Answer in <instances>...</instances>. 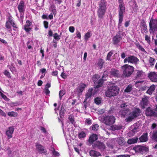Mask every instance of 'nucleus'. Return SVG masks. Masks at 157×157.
Segmentation results:
<instances>
[{"label":"nucleus","instance_id":"32","mask_svg":"<svg viewBox=\"0 0 157 157\" xmlns=\"http://www.w3.org/2000/svg\"><path fill=\"white\" fill-rule=\"evenodd\" d=\"M122 127L121 125H113L111 127V129L113 131L118 130L122 128Z\"/></svg>","mask_w":157,"mask_h":157},{"label":"nucleus","instance_id":"7","mask_svg":"<svg viewBox=\"0 0 157 157\" xmlns=\"http://www.w3.org/2000/svg\"><path fill=\"white\" fill-rule=\"evenodd\" d=\"M139 60L136 56H129L126 57L124 60V63H132L134 64H136L139 63Z\"/></svg>","mask_w":157,"mask_h":157},{"label":"nucleus","instance_id":"29","mask_svg":"<svg viewBox=\"0 0 157 157\" xmlns=\"http://www.w3.org/2000/svg\"><path fill=\"white\" fill-rule=\"evenodd\" d=\"M90 154L91 156L94 157H98L101 155L100 152L94 150L91 151L90 152Z\"/></svg>","mask_w":157,"mask_h":157},{"label":"nucleus","instance_id":"37","mask_svg":"<svg viewBox=\"0 0 157 157\" xmlns=\"http://www.w3.org/2000/svg\"><path fill=\"white\" fill-rule=\"evenodd\" d=\"M155 59L151 57H150L149 58V63L151 66H153L155 62Z\"/></svg>","mask_w":157,"mask_h":157},{"label":"nucleus","instance_id":"33","mask_svg":"<svg viewBox=\"0 0 157 157\" xmlns=\"http://www.w3.org/2000/svg\"><path fill=\"white\" fill-rule=\"evenodd\" d=\"M116 141L120 145H122L124 144V140L123 137H121L117 138Z\"/></svg>","mask_w":157,"mask_h":157},{"label":"nucleus","instance_id":"61","mask_svg":"<svg viewBox=\"0 0 157 157\" xmlns=\"http://www.w3.org/2000/svg\"><path fill=\"white\" fill-rule=\"evenodd\" d=\"M69 31L73 33L75 31V28L73 26H70L69 27Z\"/></svg>","mask_w":157,"mask_h":157},{"label":"nucleus","instance_id":"4","mask_svg":"<svg viewBox=\"0 0 157 157\" xmlns=\"http://www.w3.org/2000/svg\"><path fill=\"white\" fill-rule=\"evenodd\" d=\"M149 31L151 34L157 31V19L151 18L149 23Z\"/></svg>","mask_w":157,"mask_h":157},{"label":"nucleus","instance_id":"45","mask_svg":"<svg viewBox=\"0 0 157 157\" xmlns=\"http://www.w3.org/2000/svg\"><path fill=\"white\" fill-rule=\"evenodd\" d=\"M113 53V51H110L108 54L107 57V60H111V57Z\"/></svg>","mask_w":157,"mask_h":157},{"label":"nucleus","instance_id":"31","mask_svg":"<svg viewBox=\"0 0 157 157\" xmlns=\"http://www.w3.org/2000/svg\"><path fill=\"white\" fill-rule=\"evenodd\" d=\"M50 151L51 152V153L52 155L54 157L58 156L59 155V153L56 151L55 149L53 147H52L50 149Z\"/></svg>","mask_w":157,"mask_h":157},{"label":"nucleus","instance_id":"58","mask_svg":"<svg viewBox=\"0 0 157 157\" xmlns=\"http://www.w3.org/2000/svg\"><path fill=\"white\" fill-rule=\"evenodd\" d=\"M130 155H117L115 156V157H129Z\"/></svg>","mask_w":157,"mask_h":157},{"label":"nucleus","instance_id":"36","mask_svg":"<svg viewBox=\"0 0 157 157\" xmlns=\"http://www.w3.org/2000/svg\"><path fill=\"white\" fill-rule=\"evenodd\" d=\"M7 67L9 68V69H10V70L12 72L13 71H16V68L13 63H11L10 64L8 65Z\"/></svg>","mask_w":157,"mask_h":157},{"label":"nucleus","instance_id":"28","mask_svg":"<svg viewBox=\"0 0 157 157\" xmlns=\"http://www.w3.org/2000/svg\"><path fill=\"white\" fill-rule=\"evenodd\" d=\"M155 89V86L154 85L151 86L147 91V93L149 95L152 94Z\"/></svg>","mask_w":157,"mask_h":157},{"label":"nucleus","instance_id":"43","mask_svg":"<svg viewBox=\"0 0 157 157\" xmlns=\"http://www.w3.org/2000/svg\"><path fill=\"white\" fill-rule=\"evenodd\" d=\"M91 33L89 31L85 35V39L86 40H88V38L91 36Z\"/></svg>","mask_w":157,"mask_h":157},{"label":"nucleus","instance_id":"34","mask_svg":"<svg viewBox=\"0 0 157 157\" xmlns=\"http://www.w3.org/2000/svg\"><path fill=\"white\" fill-rule=\"evenodd\" d=\"M132 89V84L129 85L124 91V92L129 93H130Z\"/></svg>","mask_w":157,"mask_h":157},{"label":"nucleus","instance_id":"8","mask_svg":"<svg viewBox=\"0 0 157 157\" xmlns=\"http://www.w3.org/2000/svg\"><path fill=\"white\" fill-rule=\"evenodd\" d=\"M100 76L98 75H96L93 76V80L96 86V88H98L101 86L103 83V80L102 78L99 79Z\"/></svg>","mask_w":157,"mask_h":157},{"label":"nucleus","instance_id":"17","mask_svg":"<svg viewBox=\"0 0 157 157\" xmlns=\"http://www.w3.org/2000/svg\"><path fill=\"white\" fill-rule=\"evenodd\" d=\"M109 74L112 76L118 77L119 75V71L118 70L112 69L110 70H109Z\"/></svg>","mask_w":157,"mask_h":157},{"label":"nucleus","instance_id":"59","mask_svg":"<svg viewBox=\"0 0 157 157\" xmlns=\"http://www.w3.org/2000/svg\"><path fill=\"white\" fill-rule=\"evenodd\" d=\"M5 151L9 154H10L11 153V151L10 148L8 147L6 148L5 149Z\"/></svg>","mask_w":157,"mask_h":157},{"label":"nucleus","instance_id":"20","mask_svg":"<svg viewBox=\"0 0 157 157\" xmlns=\"http://www.w3.org/2000/svg\"><path fill=\"white\" fill-rule=\"evenodd\" d=\"M86 85L83 83L80 84L76 89V91L78 93H81L84 90Z\"/></svg>","mask_w":157,"mask_h":157},{"label":"nucleus","instance_id":"2","mask_svg":"<svg viewBox=\"0 0 157 157\" xmlns=\"http://www.w3.org/2000/svg\"><path fill=\"white\" fill-rule=\"evenodd\" d=\"M121 68L122 71L121 77L125 78L130 77L133 73L134 69L133 67L128 64L124 65L122 66Z\"/></svg>","mask_w":157,"mask_h":157},{"label":"nucleus","instance_id":"44","mask_svg":"<svg viewBox=\"0 0 157 157\" xmlns=\"http://www.w3.org/2000/svg\"><path fill=\"white\" fill-rule=\"evenodd\" d=\"M86 136V133L83 132H81L78 134V137L81 139L85 137Z\"/></svg>","mask_w":157,"mask_h":157},{"label":"nucleus","instance_id":"55","mask_svg":"<svg viewBox=\"0 0 157 157\" xmlns=\"http://www.w3.org/2000/svg\"><path fill=\"white\" fill-rule=\"evenodd\" d=\"M10 24L7 21L6 23L5 26L6 28L9 30H10L11 29Z\"/></svg>","mask_w":157,"mask_h":157},{"label":"nucleus","instance_id":"9","mask_svg":"<svg viewBox=\"0 0 157 157\" xmlns=\"http://www.w3.org/2000/svg\"><path fill=\"white\" fill-rule=\"evenodd\" d=\"M123 30H119V31L117 33L116 35L114 36L113 39V44H116L118 43L122 39L121 34L122 35H124V33H122Z\"/></svg>","mask_w":157,"mask_h":157},{"label":"nucleus","instance_id":"49","mask_svg":"<svg viewBox=\"0 0 157 157\" xmlns=\"http://www.w3.org/2000/svg\"><path fill=\"white\" fill-rule=\"evenodd\" d=\"M92 120L89 118L86 119L85 120V124L89 125L91 124H92Z\"/></svg>","mask_w":157,"mask_h":157},{"label":"nucleus","instance_id":"46","mask_svg":"<svg viewBox=\"0 0 157 157\" xmlns=\"http://www.w3.org/2000/svg\"><path fill=\"white\" fill-rule=\"evenodd\" d=\"M101 102V100L100 98H96L94 99V102L97 105L100 104Z\"/></svg>","mask_w":157,"mask_h":157},{"label":"nucleus","instance_id":"25","mask_svg":"<svg viewBox=\"0 0 157 157\" xmlns=\"http://www.w3.org/2000/svg\"><path fill=\"white\" fill-rule=\"evenodd\" d=\"M119 19L118 27L119 30H121L122 29V27H121L122 23L123 20V15L119 14Z\"/></svg>","mask_w":157,"mask_h":157},{"label":"nucleus","instance_id":"10","mask_svg":"<svg viewBox=\"0 0 157 157\" xmlns=\"http://www.w3.org/2000/svg\"><path fill=\"white\" fill-rule=\"evenodd\" d=\"M145 114L147 116H157V106L155 109L150 107L148 108L146 110Z\"/></svg>","mask_w":157,"mask_h":157},{"label":"nucleus","instance_id":"23","mask_svg":"<svg viewBox=\"0 0 157 157\" xmlns=\"http://www.w3.org/2000/svg\"><path fill=\"white\" fill-rule=\"evenodd\" d=\"M7 21L10 24V25H12L13 27L14 28V30H16V29H14L17 28V25L15 23L13 20V17L12 16H9Z\"/></svg>","mask_w":157,"mask_h":157},{"label":"nucleus","instance_id":"26","mask_svg":"<svg viewBox=\"0 0 157 157\" xmlns=\"http://www.w3.org/2000/svg\"><path fill=\"white\" fill-rule=\"evenodd\" d=\"M139 140L141 142L147 141L148 140L147 133H143L139 138Z\"/></svg>","mask_w":157,"mask_h":157},{"label":"nucleus","instance_id":"12","mask_svg":"<svg viewBox=\"0 0 157 157\" xmlns=\"http://www.w3.org/2000/svg\"><path fill=\"white\" fill-rule=\"evenodd\" d=\"M35 146L36 149L38 151L39 153L41 154H43L45 155H46L47 154V151L45 148V147H43L38 143H36L35 144Z\"/></svg>","mask_w":157,"mask_h":157},{"label":"nucleus","instance_id":"16","mask_svg":"<svg viewBox=\"0 0 157 157\" xmlns=\"http://www.w3.org/2000/svg\"><path fill=\"white\" fill-rule=\"evenodd\" d=\"M148 77L153 82H157V74L155 72H151L148 74Z\"/></svg>","mask_w":157,"mask_h":157},{"label":"nucleus","instance_id":"18","mask_svg":"<svg viewBox=\"0 0 157 157\" xmlns=\"http://www.w3.org/2000/svg\"><path fill=\"white\" fill-rule=\"evenodd\" d=\"M32 23L29 21H27L26 24L24 26V29L26 32L29 33L32 28H30V26L31 25Z\"/></svg>","mask_w":157,"mask_h":157},{"label":"nucleus","instance_id":"22","mask_svg":"<svg viewBox=\"0 0 157 157\" xmlns=\"http://www.w3.org/2000/svg\"><path fill=\"white\" fill-rule=\"evenodd\" d=\"M95 92L94 90L91 88L89 89L86 93V98H88L91 97L92 96L95 94Z\"/></svg>","mask_w":157,"mask_h":157},{"label":"nucleus","instance_id":"1","mask_svg":"<svg viewBox=\"0 0 157 157\" xmlns=\"http://www.w3.org/2000/svg\"><path fill=\"white\" fill-rule=\"evenodd\" d=\"M127 107V103H123L121 104L120 107L122 109V110L119 112V114L122 117H125L127 116H128V117L125 119V120L127 122H130L138 116L140 113L141 111L139 109L136 108L132 112H130Z\"/></svg>","mask_w":157,"mask_h":157},{"label":"nucleus","instance_id":"42","mask_svg":"<svg viewBox=\"0 0 157 157\" xmlns=\"http://www.w3.org/2000/svg\"><path fill=\"white\" fill-rule=\"evenodd\" d=\"M145 39L147 43L149 44H150L151 43L150 37L147 35H146L145 36Z\"/></svg>","mask_w":157,"mask_h":157},{"label":"nucleus","instance_id":"47","mask_svg":"<svg viewBox=\"0 0 157 157\" xmlns=\"http://www.w3.org/2000/svg\"><path fill=\"white\" fill-rule=\"evenodd\" d=\"M50 9L52 10V12L54 14L56 13V10L55 9V6L54 5H51Z\"/></svg>","mask_w":157,"mask_h":157},{"label":"nucleus","instance_id":"27","mask_svg":"<svg viewBox=\"0 0 157 157\" xmlns=\"http://www.w3.org/2000/svg\"><path fill=\"white\" fill-rule=\"evenodd\" d=\"M106 3L105 0H101L99 2V8L106 9Z\"/></svg>","mask_w":157,"mask_h":157},{"label":"nucleus","instance_id":"51","mask_svg":"<svg viewBox=\"0 0 157 157\" xmlns=\"http://www.w3.org/2000/svg\"><path fill=\"white\" fill-rule=\"evenodd\" d=\"M68 119L72 124H75V121L73 118V117L72 116H69L68 117Z\"/></svg>","mask_w":157,"mask_h":157},{"label":"nucleus","instance_id":"56","mask_svg":"<svg viewBox=\"0 0 157 157\" xmlns=\"http://www.w3.org/2000/svg\"><path fill=\"white\" fill-rule=\"evenodd\" d=\"M141 25L143 28L147 27L146 23L144 20H142L141 22Z\"/></svg>","mask_w":157,"mask_h":157},{"label":"nucleus","instance_id":"19","mask_svg":"<svg viewBox=\"0 0 157 157\" xmlns=\"http://www.w3.org/2000/svg\"><path fill=\"white\" fill-rule=\"evenodd\" d=\"M98 139V136L94 134H92L89 137V142L90 144H92L96 140Z\"/></svg>","mask_w":157,"mask_h":157},{"label":"nucleus","instance_id":"24","mask_svg":"<svg viewBox=\"0 0 157 157\" xmlns=\"http://www.w3.org/2000/svg\"><path fill=\"white\" fill-rule=\"evenodd\" d=\"M14 128L13 127H9V129L6 132V134L8 136L9 138L12 137V135L13 132Z\"/></svg>","mask_w":157,"mask_h":157},{"label":"nucleus","instance_id":"57","mask_svg":"<svg viewBox=\"0 0 157 157\" xmlns=\"http://www.w3.org/2000/svg\"><path fill=\"white\" fill-rule=\"evenodd\" d=\"M0 95L2 97V98H3V99L5 100H7L8 99V98L6 97V96L4 94H3L0 91Z\"/></svg>","mask_w":157,"mask_h":157},{"label":"nucleus","instance_id":"39","mask_svg":"<svg viewBox=\"0 0 157 157\" xmlns=\"http://www.w3.org/2000/svg\"><path fill=\"white\" fill-rule=\"evenodd\" d=\"M108 74H109V69H107L104 72L101 78L103 81L105 80V78L108 76Z\"/></svg>","mask_w":157,"mask_h":157},{"label":"nucleus","instance_id":"35","mask_svg":"<svg viewBox=\"0 0 157 157\" xmlns=\"http://www.w3.org/2000/svg\"><path fill=\"white\" fill-rule=\"evenodd\" d=\"M144 73L142 71H137L136 73V78H139L143 77Z\"/></svg>","mask_w":157,"mask_h":157},{"label":"nucleus","instance_id":"21","mask_svg":"<svg viewBox=\"0 0 157 157\" xmlns=\"http://www.w3.org/2000/svg\"><path fill=\"white\" fill-rule=\"evenodd\" d=\"M106 9L99 8L98 11V14L99 17L102 18L105 15Z\"/></svg>","mask_w":157,"mask_h":157},{"label":"nucleus","instance_id":"38","mask_svg":"<svg viewBox=\"0 0 157 157\" xmlns=\"http://www.w3.org/2000/svg\"><path fill=\"white\" fill-rule=\"evenodd\" d=\"M104 63V61L103 59H98V65L101 68L103 66V65Z\"/></svg>","mask_w":157,"mask_h":157},{"label":"nucleus","instance_id":"63","mask_svg":"<svg viewBox=\"0 0 157 157\" xmlns=\"http://www.w3.org/2000/svg\"><path fill=\"white\" fill-rule=\"evenodd\" d=\"M137 48L139 49L141 51L144 52H146L145 49L142 47V46L141 45L140 46H139Z\"/></svg>","mask_w":157,"mask_h":157},{"label":"nucleus","instance_id":"54","mask_svg":"<svg viewBox=\"0 0 157 157\" xmlns=\"http://www.w3.org/2000/svg\"><path fill=\"white\" fill-rule=\"evenodd\" d=\"M3 74L7 77H8L9 78H11V76L10 75V74L9 71L6 70H5L3 72Z\"/></svg>","mask_w":157,"mask_h":157},{"label":"nucleus","instance_id":"11","mask_svg":"<svg viewBox=\"0 0 157 157\" xmlns=\"http://www.w3.org/2000/svg\"><path fill=\"white\" fill-rule=\"evenodd\" d=\"M132 150L136 152L142 154V153L147 151L148 149L145 147L138 145L133 147Z\"/></svg>","mask_w":157,"mask_h":157},{"label":"nucleus","instance_id":"64","mask_svg":"<svg viewBox=\"0 0 157 157\" xmlns=\"http://www.w3.org/2000/svg\"><path fill=\"white\" fill-rule=\"evenodd\" d=\"M0 115L4 117L6 116L5 113L0 109Z\"/></svg>","mask_w":157,"mask_h":157},{"label":"nucleus","instance_id":"62","mask_svg":"<svg viewBox=\"0 0 157 157\" xmlns=\"http://www.w3.org/2000/svg\"><path fill=\"white\" fill-rule=\"evenodd\" d=\"M61 76L64 79H65L67 77V76L66 74L63 72H62L61 74Z\"/></svg>","mask_w":157,"mask_h":157},{"label":"nucleus","instance_id":"48","mask_svg":"<svg viewBox=\"0 0 157 157\" xmlns=\"http://www.w3.org/2000/svg\"><path fill=\"white\" fill-rule=\"evenodd\" d=\"M53 37L54 38L59 40L60 38V36H59L57 33H55L53 34Z\"/></svg>","mask_w":157,"mask_h":157},{"label":"nucleus","instance_id":"52","mask_svg":"<svg viewBox=\"0 0 157 157\" xmlns=\"http://www.w3.org/2000/svg\"><path fill=\"white\" fill-rule=\"evenodd\" d=\"M98 125L97 124H96L93 126L92 128V129L94 131H96L98 130Z\"/></svg>","mask_w":157,"mask_h":157},{"label":"nucleus","instance_id":"13","mask_svg":"<svg viewBox=\"0 0 157 157\" xmlns=\"http://www.w3.org/2000/svg\"><path fill=\"white\" fill-rule=\"evenodd\" d=\"M119 3V14L123 15L125 11V6L123 0H118Z\"/></svg>","mask_w":157,"mask_h":157},{"label":"nucleus","instance_id":"41","mask_svg":"<svg viewBox=\"0 0 157 157\" xmlns=\"http://www.w3.org/2000/svg\"><path fill=\"white\" fill-rule=\"evenodd\" d=\"M8 115L9 116L14 117H16L17 116V113L13 111L8 112Z\"/></svg>","mask_w":157,"mask_h":157},{"label":"nucleus","instance_id":"5","mask_svg":"<svg viewBox=\"0 0 157 157\" xmlns=\"http://www.w3.org/2000/svg\"><path fill=\"white\" fill-rule=\"evenodd\" d=\"M25 8L24 2L22 1H21L18 5V9L20 13V21L21 22H23V21Z\"/></svg>","mask_w":157,"mask_h":157},{"label":"nucleus","instance_id":"50","mask_svg":"<svg viewBox=\"0 0 157 157\" xmlns=\"http://www.w3.org/2000/svg\"><path fill=\"white\" fill-rule=\"evenodd\" d=\"M138 128H134L130 131V133H131L132 135H133L135 133L137 132L138 131Z\"/></svg>","mask_w":157,"mask_h":157},{"label":"nucleus","instance_id":"53","mask_svg":"<svg viewBox=\"0 0 157 157\" xmlns=\"http://www.w3.org/2000/svg\"><path fill=\"white\" fill-rule=\"evenodd\" d=\"M65 91L64 90H60L59 92V98L60 100L62 99V97L65 94Z\"/></svg>","mask_w":157,"mask_h":157},{"label":"nucleus","instance_id":"14","mask_svg":"<svg viewBox=\"0 0 157 157\" xmlns=\"http://www.w3.org/2000/svg\"><path fill=\"white\" fill-rule=\"evenodd\" d=\"M149 98L147 96L145 97L142 98L140 102V105L143 109H144L148 105L149 102Z\"/></svg>","mask_w":157,"mask_h":157},{"label":"nucleus","instance_id":"3","mask_svg":"<svg viewBox=\"0 0 157 157\" xmlns=\"http://www.w3.org/2000/svg\"><path fill=\"white\" fill-rule=\"evenodd\" d=\"M119 92L118 87L114 84H112L105 92L106 96L108 97L114 96L117 95Z\"/></svg>","mask_w":157,"mask_h":157},{"label":"nucleus","instance_id":"15","mask_svg":"<svg viewBox=\"0 0 157 157\" xmlns=\"http://www.w3.org/2000/svg\"><path fill=\"white\" fill-rule=\"evenodd\" d=\"M94 147L98 148L101 151H104L105 148L104 144L99 141H97L94 144Z\"/></svg>","mask_w":157,"mask_h":157},{"label":"nucleus","instance_id":"60","mask_svg":"<svg viewBox=\"0 0 157 157\" xmlns=\"http://www.w3.org/2000/svg\"><path fill=\"white\" fill-rule=\"evenodd\" d=\"M48 22L46 21H44V27L45 29H47L48 27Z\"/></svg>","mask_w":157,"mask_h":157},{"label":"nucleus","instance_id":"6","mask_svg":"<svg viewBox=\"0 0 157 157\" xmlns=\"http://www.w3.org/2000/svg\"><path fill=\"white\" fill-rule=\"evenodd\" d=\"M103 122L106 125H110L115 122V118L113 116H106L103 117Z\"/></svg>","mask_w":157,"mask_h":157},{"label":"nucleus","instance_id":"40","mask_svg":"<svg viewBox=\"0 0 157 157\" xmlns=\"http://www.w3.org/2000/svg\"><path fill=\"white\" fill-rule=\"evenodd\" d=\"M152 139L157 142V129L156 131H154L152 136Z\"/></svg>","mask_w":157,"mask_h":157},{"label":"nucleus","instance_id":"30","mask_svg":"<svg viewBox=\"0 0 157 157\" xmlns=\"http://www.w3.org/2000/svg\"><path fill=\"white\" fill-rule=\"evenodd\" d=\"M138 138L137 137L133 138L128 140L127 143L129 144H132L137 142Z\"/></svg>","mask_w":157,"mask_h":157}]
</instances>
